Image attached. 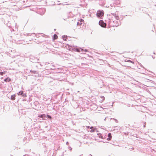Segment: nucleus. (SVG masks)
<instances>
[{
  "label": "nucleus",
  "instance_id": "obj_23",
  "mask_svg": "<svg viewBox=\"0 0 156 156\" xmlns=\"http://www.w3.org/2000/svg\"><path fill=\"white\" fill-rule=\"evenodd\" d=\"M112 4H111V7H112Z\"/></svg>",
  "mask_w": 156,
  "mask_h": 156
},
{
  "label": "nucleus",
  "instance_id": "obj_9",
  "mask_svg": "<svg viewBox=\"0 0 156 156\" xmlns=\"http://www.w3.org/2000/svg\"><path fill=\"white\" fill-rule=\"evenodd\" d=\"M38 117H40V118H43V117H45V115L44 114H43L42 115H38Z\"/></svg>",
  "mask_w": 156,
  "mask_h": 156
},
{
  "label": "nucleus",
  "instance_id": "obj_5",
  "mask_svg": "<svg viewBox=\"0 0 156 156\" xmlns=\"http://www.w3.org/2000/svg\"><path fill=\"white\" fill-rule=\"evenodd\" d=\"M18 95H22L23 97H26V94H23V91H20L19 92L18 94Z\"/></svg>",
  "mask_w": 156,
  "mask_h": 156
},
{
  "label": "nucleus",
  "instance_id": "obj_1",
  "mask_svg": "<svg viewBox=\"0 0 156 156\" xmlns=\"http://www.w3.org/2000/svg\"><path fill=\"white\" fill-rule=\"evenodd\" d=\"M104 15V12H103L101 10H98L97 12V16L101 17H102Z\"/></svg>",
  "mask_w": 156,
  "mask_h": 156
},
{
  "label": "nucleus",
  "instance_id": "obj_10",
  "mask_svg": "<svg viewBox=\"0 0 156 156\" xmlns=\"http://www.w3.org/2000/svg\"><path fill=\"white\" fill-rule=\"evenodd\" d=\"M58 37V36H57V35H56V34H55L54 35V40H55V39H57Z\"/></svg>",
  "mask_w": 156,
  "mask_h": 156
},
{
  "label": "nucleus",
  "instance_id": "obj_7",
  "mask_svg": "<svg viewBox=\"0 0 156 156\" xmlns=\"http://www.w3.org/2000/svg\"><path fill=\"white\" fill-rule=\"evenodd\" d=\"M11 79L9 77H7L4 80V81L6 82H9L11 81Z\"/></svg>",
  "mask_w": 156,
  "mask_h": 156
},
{
  "label": "nucleus",
  "instance_id": "obj_14",
  "mask_svg": "<svg viewBox=\"0 0 156 156\" xmlns=\"http://www.w3.org/2000/svg\"><path fill=\"white\" fill-rule=\"evenodd\" d=\"M4 74V73L3 72H0V74L1 75H3Z\"/></svg>",
  "mask_w": 156,
  "mask_h": 156
},
{
  "label": "nucleus",
  "instance_id": "obj_8",
  "mask_svg": "<svg viewBox=\"0 0 156 156\" xmlns=\"http://www.w3.org/2000/svg\"><path fill=\"white\" fill-rule=\"evenodd\" d=\"M11 99L12 100H14L15 99V95H12L11 96Z\"/></svg>",
  "mask_w": 156,
  "mask_h": 156
},
{
  "label": "nucleus",
  "instance_id": "obj_11",
  "mask_svg": "<svg viewBox=\"0 0 156 156\" xmlns=\"http://www.w3.org/2000/svg\"><path fill=\"white\" fill-rule=\"evenodd\" d=\"M76 51L78 52H80V48H79V49H78V48H76Z\"/></svg>",
  "mask_w": 156,
  "mask_h": 156
},
{
  "label": "nucleus",
  "instance_id": "obj_4",
  "mask_svg": "<svg viewBox=\"0 0 156 156\" xmlns=\"http://www.w3.org/2000/svg\"><path fill=\"white\" fill-rule=\"evenodd\" d=\"M84 23V20L83 19H80L79 20L77 23V25H80Z\"/></svg>",
  "mask_w": 156,
  "mask_h": 156
},
{
  "label": "nucleus",
  "instance_id": "obj_13",
  "mask_svg": "<svg viewBox=\"0 0 156 156\" xmlns=\"http://www.w3.org/2000/svg\"><path fill=\"white\" fill-rule=\"evenodd\" d=\"M39 9H41V10H45L46 9L45 8H38Z\"/></svg>",
  "mask_w": 156,
  "mask_h": 156
},
{
  "label": "nucleus",
  "instance_id": "obj_19",
  "mask_svg": "<svg viewBox=\"0 0 156 156\" xmlns=\"http://www.w3.org/2000/svg\"><path fill=\"white\" fill-rule=\"evenodd\" d=\"M83 51H84L85 52H87V49H85L84 50H83Z\"/></svg>",
  "mask_w": 156,
  "mask_h": 156
},
{
  "label": "nucleus",
  "instance_id": "obj_16",
  "mask_svg": "<svg viewBox=\"0 0 156 156\" xmlns=\"http://www.w3.org/2000/svg\"><path fill=\"white\" fill-rule=\"evenodd\" d=\"M114 4L116 5L115 3H114L113 5H114V8H115V9L116 10L117 9L116 8V6H115V5H114Z\"/></svg>",
  "mask_w": 156,
  "mask_h": 156
},
{
  "label": "nucleus",
  "instance_id": "obj_17",
  "mask_svg": "<svg viewBox=\"0 0 156 156\" xmlns=\"http://www.w3.org/2000/svg\"><path fill=\"white\" fill-rule=\"evenodd\" d=\"M80 51H83V49H82V48H80Z\"/></svg>",
  "mask_w": 156,
  "mask_h": 156
},
{
  "label": "nucleus",
  "instance_id": "obj_2",
  "mask_svg": "<svg viewBox=\"0 0 156 156\" xmlns=\"http://www.w3.org/2000/svg\"><path fill=\"white\" fill-rule=\"evenodd\" d=\"M99 24L100 25L103 27H105L106 26V23H104L102 20H101L99 21Z\"/></svg>",
  "mask_w": 156,
  "mask_h": 156
},
{
  "label": "nucleus",
  "instance_id": "obj_22",
  "mask_svg": "<svg viewBox=\"0 0 156 156\" xmlns=\"http://www.w3.org/2000/svg\"><path fill=\"white\" fill-rule=\"evenodd\" d=\"M102 98H103V99L104 100L105 99V98L104 97H102Z\"/></svg>",
  "mask_w": 156,
  "mask_h": 156
},
{
  "label": "nucleus",
  "instance_id": "obj_21",
  "mask_svg": "<svg viewBox=\"0 0 156 156\" xmlns=\"http://www.w3.org/2000/svg\"><path fill=\"white\" fill-rule=\"evenodd\" d=\"M100 137L102 138V139H103V136H101H101H100Z\"/></svg>",
  "mask_w": 156,
  "mask_h": 156
},
{
  "label": "nucleus",
  "instance_id": "obj_18",
  "mask_svg": "<svg viewBox=\"0 0 156 156\" xmlns=\"http://www.w3.org/2000/svg\"><path fill=\"white\" fill-rule=\"evenodd\" d=\"M153 6L154 7V8L155 9H156V5H153Z\"/></svg>",
  "mask_w": 156,
  "mask_h": 156
},
{
  "label": "nucleus",
  "instance_id": "obj_12",
  "mask_svg": "<svg viewBox=\"0 0 156 156\" xmlns=\"http://www.w3.org/2000/svg\"><path fill=\"white\" fill-rule=\"evenodd\" d=\"M47 117H48V118L50 119H51V116H50V115H47Z\"/></svg>",
  "mask_w": 156,
  "mask_h": 156
},
{
  "label": "nucleus",
  "instance_id": "obj_6",
  "mask_svg": "<svg viewBox=\"0 0 156 156\" xmlns=\"http://www.w3.org/2000/svg\"><path fill=\"white\" fill-rule=\"evenodd\" d=\"M108 138L107 139V140H110L112 139V136H111V133H108Z\"/></svg>",
  "mask_w": 156,
  "mask_h": 156
},
{
  "label": "nucleus",
  "instance_id": "obj_15",
  "mask_svg": "<svg viewBox=\"0 0 156 156\" xmlns=\"http://www.w3.org/2000/svg\"><path fill=\"white\" fill-rule=\"evenodd\" d=\"M94 131H95V129H92V131L91 130V131H90V132H94Z\"/></svg>",
  "mask_w": 156,
  "mask_h": 156
},
{
  "label": "nucleus",
  "instance_id": "obj_3",
  "mask_svg": "<svg viewBox=\"0 0 156 156\" xmlns=\"http://www.w3.org/2000/svg\"><path fill=\"white\" fill-rule=\"evenodd\" d=\"M99 4L100 5L103 7H107V6L105 5L104 1L102 0H100L99 2Z\"/></svg>",
  "mask_w": 156,
  "mask_h": 156
},
{
  "label": "nucleus",
  "instance_id": "obj_20",
  "mask_svg": "<svg viewBox=\"0 0 156 156\" xmlns=\"http://www.w3.org/2000/svg\"><path fill=\"white\" fill-rule=\"evenodd\" d=\"M129 62H131V63H134V62H133L132 61H130V60H129Z\"/></svg>",
  "mask_w": 156,
  "mask_h": 156
}]
</instances>
